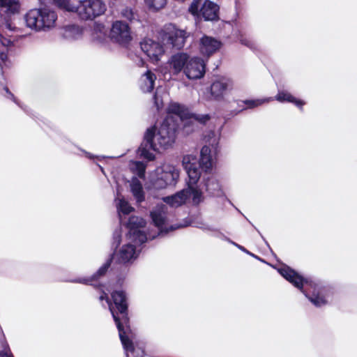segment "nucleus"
<instances>
[{"mask_svg":"<svg viewBox=\"0 0 357 357\" xmlns=\"http://www.w3.org/2000/svg\"><path fill=\"white\" fill-rule=\"evenodd\" d=\"M109 37L113 43L126 47L132 40V31L128 23L121 20L114 21L110 29Z\"/></svg>","mask_w":357,"mask_h":357,"instance_id":"9b49d317","label":"nucleus"},{"mask_svg":"<svg viewBox=\"0 0 357 357\" xmlns=\"http://www.w3.org/2000/svg\"><path fill=\"white\" fill-rule=\"evenodd\" d=\"M140 245L135 244L131 241L123 245L118 251L114 253L113 259L118 264H126L130 263L137 257L136 246Z\"/></svg>","mask_w":357,"mask_h":357,"instance_id":"ddd939ff","label":"nucleus"},{"mask_svg":"<svg viewBox=\"0 0 357 357\" xmlns=\"http://www.w3.org/2000/svg\"><path fill=\"white\" fill-rule=\"evenodd\" d=\"M104 29V27L99 28L100 33L96 32V29L94 30L93 38L94 40H96L98 42L101 43L104 40L105 37V33L102 31Z\"/></svg>","mask_w":357,"mask_h":357,"instance_id":"473e14b6","label":"nucleus"},{"mask_svg":"<svg viewBox=\"0 0 357 357\" xmlns=\"http://www.w3.org/2000/svg\"><path fill=\"white\" fill-rule=\"evenodd\" d=\"M225 238L228 241L229 243H231V244L234 245L236 247H237L239 250L243 251L244 252H246L249 255H251V253L250 252H248L244 247L236 243L235 242H233L232 241L229 240V238L225 237Z\"/></svg>","mask_w":357,"mask_h":357,"instance_id":"58836bf2","label":"nucleus"},{"mask_svg":"<svg viewBox=\"0 0 357 357\" xmlns=\"http://www.w3.org/2000/svg\"><path fill=\"white\" fill-rule=\"evenodd\" d=\"M184 73L190 79H196L202 77L205 73V63L199 57L190 59L184 68Z\"/></svg>","mask_w":357,"mask_h":357,"instance_id":"2eb2a0df","label":"nucleus"},{"mask_svg":"<svg viewBox=\"0 0 357 357\" xmlns=\"http://www.w3.org/2000/svg\"><path fill=\"white\" fill-rule=\"evenodd\" d=\"M188 36L185 30L179 29L172 24H166L160 32V38L164 45L176 50L183 48Z\"/></svg>","mask_w":357,"mask_h":357,"instance_id":"6e6552de","label":"nucleus"},{"mask_svg":"<svg viewBox=\"0 0 357 357\" xmlns=\"http://www.w3.org/2000/svg\"><path fill=\"white\" fill-rule=\"evenodd\" d=\"M131 168L133 170L136 171V173L139 177L142 178L144 176L146 165L143 162H132L131 164Z\"/></svg>","mask_w":357,"mask_h":357,"instance_id":"c85d7f7f","label":"nucleus"},{"mask_svg":"<svg viewBox=\"0 0 357 357\" xmlns=\"http://www.w3.org/2000/svg\"><path fill=\"white\" fill-rule=\"evenodd\" d=\"M7 52L8 50H0V59L2 62H5L7 60Z\"/></svg>","mask_w":357,"mask_h":357,"instance_id":"ea45409f","label":"nucleus"},{"mask_svg":"<svg viewBox=\"0 0 357 357\" xmlns=\"http://www.w3.org/2000/svg\"><path fill=\"white\" fill-rule=\"evenodd\" d=\"M106 10L102 0H82L76 8V13L82 20H92L102 15Z\"/></svg>","mask_w":357,"mask_h":357,"instance_id":"1a4fd4ad","label":"nucleus"},{"mask_svg":"<svg viewBox=\"0 0 357 357\" xmlns=\"http://www.w3.org/2000/svg\"><path fill=\"white\" fill-rule=\"evenodd\" d=\"M121 17L127 19L130 22H132L134 20H135V14L134 13L131 8H125L122 9L121 11Z\"/></svg>","mask_w":357,"mask_h":357,"instance_id":"2f4dec72","label":"nucleus"},{"mask_svg":"<svg viewBox=\"0 0 357 357\" xmlns=\"http://www.w3.org/2000/svg\"><path fill=\"white\" fill-rule=\"evenodd\" d=\"M154 105L158 111H160L163 107V102L162 98L158 95V91L157 90L155 94L153 96Z\"/></svg>","mask_w":357,"mask_h":357,"instance_id":"72a5a7b5","label":"nucleus"},{"mask_svg":"<svg viewBox=\"0 0 357 357\" xmlns=\"http://www.w3.org/2000/svg\"><path fill=\"white\" fill-rule=\"evenodd\" d=\"M83 29L77 24H68L63 27L62 36L63 38L70 40H77L82 38Z\"/></svg>","mask_w":357,"mask_h":357,"instance_id":"6ab92c4d","label":"nucleus"},{"mask_svg":"<svg viewBox=\"0 0 357 357\" xmlns=\"http://www.w3.org/2000/svg\"><path fill=\"white\" fill-rule=\"evenodd\" d=\"M100 169L103 172V168L100 167Z\"/></svg>","mask_w":357,"mask_h":357,"instance_id":"79ce46f5","label":"nucleus"},{"mask_svg":"<svg viewBox=\"0 0 357 357\" xmlns=\"http://www.w3.org/2000/svg\"><path fill=\"white\" fill-rule=\"evenodd\" d=\"M189 61V56L186 53L178 52L171 56L168 61L169 67V79L172 75H177L185 68Z\"/></svg>","mask_w":357,"mask_h":357,"instance_id":"dca6fc26","label":"nucleus"},{"mask_svg":"<svg viewBox=\"0 0 357 357\" xmlns=\"http://www.w3.org/2000/svg\"><path fill=\"white\" fill-rule=\"evenodd\" d=\"M19 10L20 4L17 0H0V12L10 15L17 13Z\"/></svg>","mask_w":357,"mask_h":357,"instance_id":"393cba45","label":"nucleus"},{"mask_svg":"<svg viewBox=\"0 0 357 357\" xmlns=\"http://www.w3.org/2000/svg\"><path fill=\"white\" fill-rule=\"evenodd\" d=\"M130 189L137 202L140 203L144 200V193L142 185L137 178H133L132 180Z\"/></svg>","mask_w":357,"mask_h":357,"instance_id":"a878e982","label":"nucleus"},{"mask_svg":"<svg viewBox=\"0 0 357 357\" xmlns=\"http://www.w3.org/2000/svg\"><path fill=\"white\" fill-rule=\"evenodd\" d=\"M278 272L295 287L300 289L316 307L327 304L332 295V289L319 280L305 279L290 267L284 266Z\"/></svg>","mask_w":357,"mask_h":357,"instance_id":"39448f33","label":"nucleus"},{"mask_svg":"<svg viewBox=\"0 0 357 357\" xmlns=\"http://www.w3.org/2000/svg\"><path fill=\"white\" fill-rule=\"evenodd\" d=\"M169 115L164 119L159 128L155 126L148 128L144 135V141L139 147L137 154L149 161L155 159V155L151 151H160L167 149L174 142L176 132L179 128L177 121L179 119L184 127L186 121L183 119L185 115V107L177 102H172L168 107Z\"/></svg>","mask_w":357,"mask_h":357,"instance_id":"f257e3e1","label":"nucleus"},{"mask_svg":"<svg viewBox=\"0 0 357 357\" xmlns=\"http://www.w3.org/2000/svg\"><path fill=\"white\" fill-rule=\"evenodd\" d=\"M185 169L189 178L187 183L188 188L174 195L162 198L163 202L171 207L176 208L181 206L185 203L190 197H192L194 204H199L204 199L202 192L195 187L200 178V172L197 168L196 164L190 163L187 165Z\"/></svg>","mask_w":357,"mask_h":357,"instance_id":"423d86ee","label":"nucleus"},{"mask_svg":"<svg viewBox=\"0 0 357 357\" xmlns=\"http://www.w3.org/2000/svg\"><path fill=\"white\" fill-rule=\"evenodd\" d=\"M202 0H193L190 8L189 11L193 15L202 16L206 21H213L218 18V6L209 1L206 0L199 9V5Z\"/></svg>","mask_w":357,"mask_h":357,"instance_id":"f8f14e48","label":"nucleus"},{"mask_svg":"<svg viewBox=\"0 0 357 357\" xmlns=\"http://www.w3.org/2000/svg\"><path fill=\"white\" fill-rule=\"evenodd\" d=\"M155 175L156 178H152L153 185L155 188H163L167 185H174L179 177V172L174 166L163 164L156 168Z\"/></svg>","mask_w":357,"mask_h":357,"instance_id":"9d476101","label":"nucleus"},{"mask_svg":"<svg viewBox=\"0 0 357 357\" xmlns=\"http://www.w3.org/2000/svg\"><path fill=\"white\" fill-rule=\"evenodd\" d=\"M84 153H85V155L87 158H93V156L90 153L84 151Z\"/></svg>","mask_w":357,"mask_h":357,"instance_id":"a19ab883","label":"nucleus"},{"mask_svg":"<svg viewBox=\"0 0 357 357\" xmlns=\"http://www.w3.org/2000/svg\"><path fill=\"white\" fill-rule=\"evenodd\" d=\"M222 46V43L213 37L204 36L199 41L200 52L209 56L218 51Z\"/></svg>","mask_w":357,"mask_h":357,"instance_id":"a211bd4d","label":"nucleus"},{"mask_svg":"<svg viewBox=\"0 0 357 357\" xmlns=\"http://www.w3.org/2000/svg\"><path fill=\"white\" fill-rule=\"evenodd\" d=\"M273 98V100L275 99L280 102H288L294 103L295 105L300 108H302V107L305 105V102L296 98L287 91H279L276 96Z\"/></svg>","mask_w":357,"mask_h":357,"instance_id":"b1692460","label":"nucleus"},{"mask_svg":"<svg viewBox=\"0 0 357 357\" xmlns=\"http://www.w3.org/2000/svg\"><path fill=\"white\" fill-rule=\"evenodd\" d=\"M155 79V75L153 72L147 70L142 75L139 80V86L142 91L145 93L151 92L154 88Z\"/></svg>","mask_w":357,"mask_h":357,"instance_id":"412c9836","label":"nucleus"},{"mask_svg":"<svg viewBox=\"0 0 357 357\" xmlns=\"http://www.w3.org/2000/svg\"><path fill=\"white\" fill-rule=\"evenodd\" d=\"M0 43L5 50H8V47L13 44V42L10 40L3 38L1 36H0Z\"/></svg>","mask_w":357,"mask_h":357,"instance_id":"e433bc0d","label":"nucleus"},{"mask_svg":"<svg viewBox=\"0 0 357 357\" xmlns=\"http://www.w3.org/2000/svg\"><path fill=\"white\" fill-rule=\"evenodd\" d=\"M111 259L107 260V261L95 273L91 278H79L74 280H70L72 282L76 283H82L85 284H91L96 286V284H93L92 282L95 280H97L99 277L103 275L107 271L108 268L110 266Z\"/></svg>","mask_w":357,"mask_h":357,"instance_id":"aec40b11","label":"nucleus"},{"mask_svg":"<svg viewBox=\"0 0 357 357\" xmlns=\"http://www.w3.org/2000/svg\"><path fill=\"white\" fill-rule=\"evenodd\" d=\"M232 89V81L227 77H221L213 82L211 86V96L215 100H221L227 91Z\"/></svg>","mask_w":357,"mask_h":357,"instance_id":"f3484780","label":"nucleus"},{"mask_svg":"<svg viewBox=\"0 0 357 357\" xmlns=\"http://www.w3.org/2000/svg\"><path fill=\"white\" fill-rule=\"evenodd\" d=\"M273 100V98H261V99H255V100H246L243 101V102L248 105V108H254L256 107H258L259 105H261L262 104L265 102H268L270 101Z\"/></svg>","mask_w":357,"mask_h":357,"instance_id":"bb28decb","label":"nucleus"},{"mask_svg":"<svg viewBox=\"0 0 357 357\" xmlns=\"http://www.w3.org/2000/svg\"><path fill=\"white\" fill-rule=\"evenodd\" d=\"M205 139L208 145L202 148L199 166L197 165L196 166L200 172V177L202 176V183L208 195L213 197H221L224 194L222 189L218 180L212 173L219 137L214 132H211Z\"/></svg>","mask_w":357,"mask_h":357,"instance_id":"20e7f679","label":"nucleus"},{"mask_svg":"<svg viewBox=\"0 0 357 357\" xmlns=\"http://www.w3.org/2000/svg\"><path fill=\"white\" fill-rule=\"evenodd\" d=\"M27 27L36 31H49L56 24V13L48 8L31 9L24 16Z\"/></svg>","mask_w":357,"mask_h":357,"instance_id":"0eeeda50","label":"nucleus"},{"mask_svg":"<svg viewBox=\"0 0 357 357\" xmlns=\"http://www.w3.org/2000/svg\"><path fill=\"white\" fill-rule=\"evenodd\" d=\"M167 209V206L165 204H161L157 205L151 211V218L155 227L158 229L157 233L155 234H145L144 227L146 225V221L143 218L138 216L130 217L128 222L126 223V227L128 229V232L126 236L128 241H131L135 244L142 245L148 239H153L156 236L163 235L164 234L168 233L169 231L188 225H192L193 227L200 228L203 230H213L210 226L204 223L190 222L187 220H184L183 224L176 226L170 225L169 223L170 215Z\"/></svg>","mask_w":357,"mask_h":357,"instance_id":"f03ea898","label":"nucleus"},{"mask_svg":"<svg viewBox=\"0 0 357 357\" xmlns=\"http://www.w3.org/2000/svg\"><path fill=\"white\" fill-rule=\"evenodd\" d=\"M142 50L153 63L158 62L164 53L163 47L158 43L145 38L140 43Z\"/></svg>","mask_w":357,"mask_h":357,"instance_id":"4468645a","label":"nucleus"},{"mask_svg":"<svg viewBox=\"0 0 357 357\" xmlns=\"http://www.w3.org/2000/svg\"><path fill=\"white\" fill-rule=\"evenodd\" d=\"M115 203L117 208L120 224H123L122 215H128L131 213L134 208L129 204V203L121 197L119 194L115 199Z\"/></svg>","mask_w":357,"mask_h":357,"instance_id":"5701e85b","label":"nucleus"},{"mask_svg":"<svg viewBox=\"0 0 357 357\" xmlns=\"http://www.w3.org/2000/svg\"><path fill=\"white\" fill-rule=\"evenodd\" d=\"M121 241V228L119 227L114 231L112 236V245L116 248L120 245Z\"/></svg>","mask_w":357,"mask_h":357,"instance_id":"7c9ffc66","label":"nucleus"},{"mask_svg":"<svg viewBox=\"0 0 357 357\" xmlns=\"http://www.w3.org/2000/svg\"><path fill=\"white\" fill-rule=\"evenodd\" d=\"M4 90L7 93V98L11 99L13 101H14L17 105H18L20 107H22V109H24L26 112H29L28 109H27V107H23L22 105H21L18 101L16 100V98H15L14 95L9 91V89L7 88V87H5L4 88Z\"/></svg>","mask_w":357,"mask_h":357,"instance_id":"f704fd0d","label":"nucleus"},{"mask_svg":"<svg viewBox=\"0 0 357 357\" xmlns=\"http://www.w3.org/2000/svg\"><path fill=\"white\" fill-rule=\"evenodd\" d=\"M146 5L153 10H159L165 6L166 0H144Z\"/></svg>","mask_w":357,"mask_h":357,"instance_id":"c756f323","label":"nucleus"},{"mask_svg":"<svg viewBox=\"0 0 357 357\" xmlns=\"http://www.w3.org/2000/svg\"><path fill=\"white\" fill-rule=\"evenodd\" d=\"M241 41V43L250 47V49L252 50H255V44L254 42H252V40H250V39L248 38H241L240 40Z\"/></svg>","mask_w":357,"mask_h":357,"instance_id":"c9c22d12","label":"nucleus"},{"mask_svg":"<svg viewBox=\"0 0 357 357\" xmlns=\"http://www.w3.org/2000/svg\"><path fill=\"white\" fill-rule=\"evenodd\" d=\"M55 4L60 8L67 11L76 12V8L70 1V0H54Z\"/></svg>","mask_w":357,"mask_h":357,"instance_id":"cd10ccee","label":"nucleus"},{"mask_svg":"<svg viewBox=\"0 0 357 357\" xmlns=\"http://www.w3.org/2000/svg\"><path fill=\"white\" fill-rule=\"evenodd\" d=\"M115 307L112 305L107 294L103 291L100 296V301L105 300L106 304L112 314L114 320L119 330V337L125 349L126 357H144V351L142 347H134L130 340L127 332L124 329V325L127 326L128 322V304L126 296L123 291H115L112 294Z\"/></svg>","mask_w":357,"mask_h":357,"instance_id":"7ed1b4c3","label":"nucleus"},{"mask_svg":"<svg viewBox=\"0 0 357 357\" xmlns=\"http://www.w3.org/2000/svg\"><path fill=\"white\" fill-rule=\"evenodd\" d=\"M6 356L8 357H10V356L11 357H13L10 349L8 348V344H6L5 348H4V350L2 351H0V356Z\"/></svg>","mask_w":357,"mask_h":357,"instance_id":"4c0bfd02","label":"nucleus"},{"mask_svg":"<svg viewBox=\"0 0 357 357\" xmlns=\"http://www.w3.org/2000/svg\"><path fill=\"white\" fill-rule=\"evenodd\" d=\"M210 118L208 114H192L185 121L183 129L186 133H189L194 130L193 121H196L202 124H205Z\"/></svg>","mask_w":357,"mask_h":357,"instance_id":"4be33fe9","label":"nucleus"}]
</instances>
